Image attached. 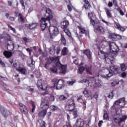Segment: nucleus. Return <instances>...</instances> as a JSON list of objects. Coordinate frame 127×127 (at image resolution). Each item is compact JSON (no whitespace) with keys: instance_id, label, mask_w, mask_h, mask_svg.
I'll return each mask as SVG.
<instances>
[{"instance_id":"nucleus-1","label":"nucleus","mask_w":127,"mask_h":127,"mask_svg":"<svg viewBox=\"0 0 127 127\" xmlns=\"http://www.w3.org/2000/svg\"><path fill=\"white\" fill-rule=\"evenodd\" d=\"M109 47L110 50V53H106L103 51H100V53H101L104 57V60L107 62H111L114 60V56L112 54H117L119 51H120V49H119V46L114 42H111L109 44Z\"/></svg>"},{"instance_id":"nucleus-2","label":"nucleus","mask_w":127,"mask_h":127,"mask_svg":"<svg viewBox=\"0 0 127 127\" xmlns=\"http://www.w3.org/2000/svg\"><path fill=\"white\" fill-rule=\"evenodd\" d=\"M52 62H56V67H59L61 73L64 74L66 73V71H67V65L61 64V63H60L59 61V57L55 58L50 57L48 62L44 65L45 68L48 70L50 69V64H51Z\"/></svg>"},{"instance_id":"nucleus-3","label":"nucleus","mask_w":127,"mask_h":127,"mask_svg":"<svg viewBox=\"0 0 127 127\" xmlns=\"http://www.w3.org/2000/svg\"><path fill=\"white\" fill-rule=\"evenodd\" d=\"M46 13L44 15L45 18H42L41 20L40 26L42 30H45V29L48 28V26L51 25V22L50 20L53 18L52 16V12L50 8H46Z\"/></svg>"},{"instance_id":"nucleus-4","label":"nucleus","mask_w":127,"mask_h":127,"mask_svg":"<svg viewBox=\"0 0 127 127\" xmlns=\"http://www.w3.org/2000/svg\"><path fill=\"white\" fill-rule=\"evenodd\" d=\"M52 84H54V88L56 87L57 90H61L65 87V81L62 79L57 80L56 79H54L52 81Z\"/></svg>"},{"instance_id":"nucleus-5","label":"nucleus","mask_w":127,"mask_h":127,"mask_svg":"<svg viewBox=\"0 0 127 127\" xmlns=\"http://www.w3.org/2000/svg\"><path fill=\"white\" fill-rule=\"evenodd\" d=\"M48 100V98H45L41 103L40 107L44 111H47L49 108V105H48L49 101Z\"/></svg>"},{"instance_id":"nucleus-6","label":"nucleus","mask_w":127,"mask_h":127,"mask_svg":"<svg viewBox=\"0 0 127 127\" xmlns=\"http://www.w3.org/2000/svg\"><path fill=\"white\" fill-rule=\"evenodd\" d=\"M113 119L117 125L120 126L122 124V117H121V114L118 113V111L116 112V114L113 116Z\"/></svg>"},{"instance_id":"nucleus-7","label":"nucleus","mask_w":127,"mask_h":127,"mask_svg":"<svg viewBox=\"0 0 127 127\" xmlns=\"http://www.w3.org/2000/svg\"><path fill=\"white\" fill-rule=\"evenodd\" d=\"M111 73H112L113 75H117V74H120L121 73V70L120 67L117 65H112L110 66Z\"/></svg>"},{"instance_id":"nucleus-8","label":"nucleus","mask_w":127,"mask_h":127,"mask_svg":"<svg viewBox=\"0 0 127 127\" xmlns=\"http://www.w3.org/2000/svg\"><path fill=\"white\" fill-rule=\"evenodd\" d=\"M115 105L120 106V108H124L126 104H127V101H126V98L123 97L122 98L118 100H117L115 102Z\"/></svg>"},{"instance_id":"nucleus-9","label":"nucleus","mask_w":127,"mask_h":127,"mask_svg":"<svg viewBox=\"0 0 127 127\" xmlns=\"http://www.w3.org/2000/svg\"><path fill=\"white\" fill-rule=\"evenodd\" d=\"M107 70L109 72L108 74H107L106 75L101 73V72H99L98 74V78H103L104 79H106V80H109L112 76H113V72H111V71L107 69Z\"/></svg>"},{"instance_id":"nucleus-10","label":"nucleus","mask_w":127,"mask_h":127,"mask_svg":"<svg viewBox=\"0 0 127 127\" xmlns=\"http://www.w3.org/2000/svg\"><path fill=\"white\" fill-rule=\"evenodd\" d=\"M49 31L51 34H53L55 36H57L59 34L58 28L55 26H50L49 28Z\"/></svg>"},{"instance_id":"nucleus-11","label":"nucleus","mask_w":127,"mask_h":127,"mask_svg":"<svg viewBox=\"0 0 127 127\" xmlns=\"http://www.w3.org/2000/svg\"><path fill=\"white\" fill-rule=\"evenodd\" d=\"M18 106L20 107V111L22 113V114H24V115H27V114H28V110H27V108L25 105L20 102H19Z\"/></svg>"},{"instance_id":"nucleus-12","label":"nucleus","mask_w":127,"mask_h":127,"mask_svg":"<svg viewBox=\"0 0 127 127\" xmlns=\"http://www.w3.org/2000/svg\"><path fill=\"white\" fill-rule=\"evenodd\" d=\"M15 16L18 17V21L20 23H24L25 19L23 17V15L21 13L18 12H15Z\"/></svg>"},{"instance_id":"nucleus-13","label":"nucleus","mask_w":127,"mask_h":127,"mask_svg":"<svg viewBox=\"0 0 127 127\" xmlns=\"http://www.w3.org/2000/svg\"><path fill=\"white\" fill-rule=\"evenodd\" d=\"M94 31L95 32H99L102 34H105L106 33V29L103 26H101L100 24L95 28H94Z\"/></svg>"},{"instance_id":"nucleus-14","label":"nucleus","mask_w":127,"mask_h":127,"mask_svg":"<svg viewBox=\"0 0 127 127\" xmlns=\"http://www.w3.org/2000/svg\"><path fill=\"white\" fill-rule=\"evenodd\" d=\"M90 24L93 26V28L95 29L100 24V21L97 19V17H93L92 20H90Z\"/></svg>"},{"instance_id":"nucleus-15","label":"nucleus","mask_w":127,"mask_h":127,"mask_svg":"<svg viewBox=\"0 0 127 127\" xmlns=\"http://www.w3.org/2000/svg\"><path fill=\"white\" fill-rule=\"evenodd\" d=\"M7 49L9 51H12L14 49V43L12 40L7 41Z\"/></svg>"},{"instance_id":"nucleus-16","label":"nucleus","mask_w":127,"mask_h":127,"mask_svg":"<svg viewBox=\"0 0 127 127\" xmlns=\"http://www.w3.org/2000/svg\"><path fill=\"white\" fill-rule=\"evenodd\" d=\"M3 38L7 40V41L11 40L10 35L5 33V32H3L2 34L0 36V39H3Z\"/></svg>"},{"instance_id":"nucleus-17","label":"nucleus","mask_w":127,"mask_h":127,"mask_svg":"<svg viewBox=\"0 0 127 127\" xmlns=\"http://www.w3.org/2000/svg\"><path fill=\"white\" fill-rule=\"evenodd\" d=\"M83 53L87 57L89 60L92 59V52H91L89 49L84 50L83 51Z\"/></svg>"},{"instance_id":"nucleus-18","label":"nucleus","mask_w":127,"mask_h":127,"mask_svg":"<svg viewBox=\"0 0 127 127\" xmlns=\"http://www.w3.org/2000/svg\"><path fill=\"white\" fill-rule=\"evenodd\" d=\"M17 71L22 74V75H26L27 69L25 67L20 66L19 68H17Z\"/></svg>"},{"instance_id":"nucleus-19","label":"nucleus","mask_w":127,"mask_h":127,"mask_svg":"<svg viewBox=\"0 0 127 127\" xmlns=\"http://www.w3.org/2000/svg\"><path fill=\"white\" fill-rule=\"evenodd\" d=\"M107 18H112L113 17V14H112V10L110 8L107 7L104 8Z\"/></svg>"},{"instance_id":"nucleus-20","label":"nucleus","mask_w":127,"mask_h":127,"mask_svg":"<svg viewBox=\"0 0 127 127\" xmlns=\"http://www.w3.org/2000/svg\"><path fill=\"white\" fill-rule=\"evenodd\" d=\"M114 26L116 28H117V29L122 31V32H124L126 30V28L121 26V25L117 22H115Z\"/></svg>"},{"instance_id":"nucleus-21","label":"nucleus","mask_w":127,"mask_h":127,"mask_svg":"<svg viewBox=\"0 0 127 127\" xmlns=\"http://www.w3.org/2000/svg\"><path fill=\"white\" fill-rule=\"evenodd\" d=\"M0 113L3 117L6 119L8 117V113H7V110L5 108H2L0 110Z\"/></svg>"},{"instance_id":"nucleus-22","label":"nucleus","mask_w":127,"mask_h":127,"mask_svg":"<svg viewBox=\"0 0 127 127\" xmlns=\"http://www.w3.org/2000/svg\"><path fill=\"white\" fill-rule=\"evenodd\" d=\"M56 52V48H55V46H52L50 48H49V53L51 55H54L55 54V52Z\"/></svg>"},{"instance_id":"nucleus-23","label":"nucleus","mask_w":127,"mask_h":127,"mask_svg":"<svg viewBox=\"0 0 127 127\" xmlns=\"http://www.w3.org/2000/svg\"><path fill=\"white\" fill-rule=\"evenodd\" d=\"M74 109H75V104L71 105H65V111H68V112H72Z\"/></svg>"},{"instance_id":"nucleus-24","label":"nucleus","mask_w":127,"mask_h":127,"mask_svg":"<svg viewBox=\"0 0 127 127\" xmlns=\"http://www.w3.org/2000/svg\"><path fill=\"white\" fill-rule=\"evenodd\" d=\"M38 26V23H32L31 24H29L27 27L28 28H29V29H35Z\"/></svg>"},{"instance_id":"nucleus-25","label":"nucleus","mask_w":127,"mask_h":127,"mask_svg":"<svg viewBox=\"0 0 127 127\" xmlns=\"http://www.w3.org/2000/svg\"><path fill=\"white\" fill-rule=\"evenodd\" d=\"M3 54L6 58H10L12 55V53L11 52L5 51L3 52Z\"/></svg>"},{"instance_id":"nucleus-26","label":"nucleus","mask_w":127,"mask_h":127,"mask_svg":"<svg viewBox=\"0 0 127 127\" xmlns=\"http://www.w3.org/2000/svg\"><path fill=\"white\" fill-rule=\"evenodd\" d=\"M120 69H121V71L123 72H125V71L127 70V65L125 63L121 64H120Z\"/></svg>"},{"instance_id":"nucleus-27","label":"nucleus","mask_w":127,"mask_h":127,"mask_svg":"<svg viewBox=\"0 0 127 127\" xmlns=\"http://www.w3.org/2000/svg\"><path fill=\"white\" fill-rule=\"evenodd\" d=\"M83 94H84L85 97L86 98H89L91 96V91L90 90L85 89L83 92Z\"/></svg>"},{"instance_id":"nucleus-28","label":"nucleus","mask_w":127,"mask_h":127,"mask_svg":"<svg viewBox=\"0 0 127 127\" xmlns=\"http://www.w3.org/2000/svg\"><path fill=\"white\" fill-rule=\"evenodd\" d=\"M69 26V22L68 21H64L61 23L62 28H67Z\"/></svg>"},{"instance_id":"nucleus-29","label":"nucleus","mask_w":127,"mask_h":127,"mask_svg":"<svg viewBox=\"0 0 127 127\" xmlns=\"http://www.w3.org/2000/svg\"><path fill=\"white\" fill-rule=\"evenodd\" d=\"M37 87L39 90H43V86H42V80L39 79L37 84Z\"/></svg>"},{"instance_id":"nucleus-30","label":"nucleus","mask_w":127,"mask_h":127,"mask_svg":"<svg viewBox=\"0 0 127 127\" xmlns=\"http://www.w3.org/2000/svg\"><path fill=\"white\" fill-rule=\"evenodd\" d=\"M68 52L69 50H68V48L64 47L62 50L61 54L63 56H65L68 54Z\"/></svg>"},{"instance_id":"nucleus-31","label":"nucleus","mask_w":127,"mask_h":127,"mask_svg":"<svg viewBox=\"0 0 127 127\" xmlns=\"http://www.w3.org/2000/svg\"><path fill=\"white\" fill-rule=\"evenodd\" d=\"M47 113V111L43 110L39 112L38 114V117H41V118H44L45 116H46V113Z\"/></svg>"},{"instance_id":"nucleus-32","label":"nucleus","mask_w":127,"mask_h":127,"mask_svg":"<svg viewBox=\"0 0 127 127\" xmlns=\"http://www.w3.org/2000/svg\"><path fill=\"white\" fill-rule=\"evenodd\" d=\"M63 29H64V32H65V33H66V34H67V35L68 36V37H69V38L72 39V36H71V32H70L69 30H68V29L67 28H64Z\"/></svg>"},{"instance_id":"nucleus-33","label":"nucleus","mask_w":127,"mask_h":127,"mask_svg":"<svg viewBox=\"0 0 127 127\" xmlns=\"http://www.w3.org/2000/svg\"><path fill=\"white\" fill-rule=\"evenodd\" d=\"M78 28L79 29V31L82 33V34H85L86 36L87 35V30H86L85 28H83L80 26H78Z\"/></svg>"},{"instance_id":"nucleus-34","label":"nucleus","mask_w":127,"mask_h":127,"mask_svg":"<svg viewBox=\"0 0 127 127\" xmlns=\"http://www.w3.org/2000/svg\"><path fill=\"white\" fill-rule=\"evenodd\" d=\"M88 17L90 20H93V17H95L96 18V15L94 14V11H91V12H88Z\"/></svg>"},{"instance_id":"nucleus-35","label":"nucleus","mask_w":127,"mask_h":127,"mask_svg":"<svg viewBox=\"0 0 127 127\" xmlns=\"http://www.w3.org/2000/svg\"><path fill=\"white\" fill-rule=\"evenodd\" d=\"M85 67L81 66L80 67H79L77 70V73H78V74H80V75H82V74H83V72L85 71Z\"/></svg>"},{"instance_id":"nucleus-36","label":"nucleus","mask_w":127,"mask_h":127,"mask_svg":"<svg viewBox=\"0 0 127 127\" xmlns=\"http://www.w3.org/2000/svg\"><path fill=\"white\" fill-rule=\"evenodd\" d=\"M30 103L31 104V106L32 108L31 110V112L32 113H34V112H35V109H36V106L35 105V104L34 103L33 101L31 100Z\"/></svg>"},{"instance_id":"nucleus-37","label":"nucleus","mask_w":127,"mask_h":127,"mask_svg":"<svg viewBox=\"0 0 127 127\" xmlns=\"http://www.w3.org/2000/svg\"><path fill=\"white\" fill-rule=\"evenodd\" d=\"M109 37L112 39V40H113V41H116L117 34H111L109 36Z\"/></svg>"},{"instance_id":"nucleus-38","label":"nucleus","mask_w":127,"mask_h":127,"mask_svg":"<svg viewBox=\"0 0 127 127\" xmlns=\"http://www.w3.org/2000/svg\"><path fill=\"white\" fill-rule=\"evenodd\" d=\"M119 84H120V81L117 79L113 80L111 83L112 87H115V86H117V85H119Z\"/></svg>"},{"instance_id":"nucleus-39","label":"nucleus","mask_w":127,"mask_h":127,"mask_svg":"<svg viewBox=\"0 0 127 127\" xmlns=\"http://www.w3.org/2000/svg\"><path fill=\"white\" fill-rule=\"evenodd\" d=\"M69 98V95H67L66 96L64 95L60 96L59 99L60 101H65V100H67Z\"/></svg>"},{"instance_id":"nucleus-40","label":"nucleus","mask_w":127,"mask_h":127,"mask_svg":"<svg viewBox=\"0 0 127 127\" xmlns=\"http://www.w3.org/2000/svg\"><path fill=\"white\" fill-rule=\"evenodd\" d=\"M71 112H72V115L74 116V119H75V118L78 117V110H77V109H73Z\"/></svg>"},{"instance_id":"nucleus-41","label":"nucleus","mask_w":127,"mask_h":127,"mask_svg":"<svg viewBox=\"0 0 127 127\" xmlns=\"http://www.w3.org/2000/svg\"><path fill=\"white\" fill-rule=\"evenodd\" d=\"M71 105H75L74 100H73V99H69L66 101V106H70Z\"/></svg>"},{"instance_id":"nucleus-42","label":"nucleus","mask_w":127,"mask_h":127,"mask_svg":"<svg viewBox=\"0 0 127 127\" xmlns=\"http://www.w3.org/2000/svg\"><path fill=\"white\" fill-rule=\"evenodd\" d=\"M61 40L64 46H66V39L64 37V35H61Z\"/></svg>"},{"instance_id":"nucleus-43","label":"nucleus","mask_w":127,"mask_h":127,"mask_svg":"<svg viewBox=\"0 0 127 127\" xmlns=\"http://www.w3.org/2000/svg\"><path fill=\"white\" fill-rule=\"evenodd\" d=\"M48 98V101L49 103V102H54V101L55 100V97H54V95L51 94L50 96V97L48 98V97H47Z\"/></svg>"},{"instance_id":"nucleus-44","label":"nucleus","mask_w":127,"mask_h":127,"mask_svg":"<svg viewBox=\"0 0 127 127\" xmlns=\"http://www.w3.org/2000/svg\"><path fill=\"white\" fill-rule=\"evenodd\" d=\"M86 72L89 74V75H92V68L89 66L86 67Z\"/></svg>"},{"instance_id":"nucleus-45","label":"nucleus","mask_w":127,"mask_h":127,"mask_svg":"<svg viewBox=\"0 0 127 127\" xmlns=\"http://www.w3.org/2000/svg\"><path fill=\"white\" fill-rule=\"evenodd\" d=\"M0 85H1L5 90H8V87L6 84L4 83L3 82H0Z\"/></svg>"},{"instance_id":"nucleus-46","label":"nucleus","mask_w":127,"mask_h":127,"mask_svg":"<svg viewBox=\"0 0 127 127\" xmlns=\"http://www.w3.org/2000/svg\"><path fill=\"white\" fill-rule=\"evenodd\" d=\"M27 90L28 92H30V93H31V94H33L34 92V88H31V87L30 86H28L27 87Z\"/></svg>"},{"instance_id":"nucleus-47","label":"nucleus","mask_w":127,"mask_h":127,"mask_svg":"<svg viewBox=\"0 0 127 127\" xmlns=\"http://www.w3.org/2000/svg\"><path fill=\"white\" fill-rule=\"evenodd\" d=\"M50 71L52 73H56L57 72V67L55 66L50 67Z\"/></svg>"},{"instance_id":"nucleus-48","label":"nucleus","mask_w":127,"mask_h":127,"mask_svg":"<svg viewBox=\"0 0 127 127\" xmlns=\"http://www.w3.org/2000/svg\"><path fill=\"white\" fill-rule=\"evenodd\" d=\"M35 64V62L33 61V59H31V62L30 64H27V65L29 67H33V65Z\"/></svg>"},{"instance_id":"nucleus-49","label":"nucleus","mask_w":127,"mask_h":127,"mask_svg":"<svg viewBox=\"0 0 127 127\" xmlns=\"http://www.w3.org/2000/svg\"><path fill=\"white\" fill-rule=\"evenodd\" d=\"M26 51L29 53L30 56H31V53L32 52V47L26 48Z\"/></svg>"},{"instance_id":"nucleus-50","label":"nucleus","mask_w":127,"mask_h":127,"mask_svg":"<svg viewBox=\"0 0 127 127\" xmlns=\"http://www.w3.org/2000/svg\"><path fill=\"white\" fill-rule=\"evenodd\" d=\"M51 24L56 25L57 24V21L55 19L50 20Z\"/></svg>"},{"instance_id":"nucleus-51","label":"nucleus","mask_w":127,"mask_h":127,"mask_svg":"<svg viewBox=\"0 0 127 127\" xmlns=\"http://www.w3.org/2000/svg\"><path fill=\"white\" fill-rule=\"evenodd\" d=\"M45 121L41 120L40 122V127H46Z\"/></svg>"},{"instance_id":"nucleus-52","label":"nucleus","mask_w":127,"mask_h":127,"mask_svg":"<svg viewBox=\"0 0 127 127\" xmlns=\"http://www.w3.org/2000/svg\"><path fill=\"white\" fill-rule=\"evenodd\" d=\"M127 119V115H123L121 117V123L125 122Z\"/></svg>"},{"instance_id":"nucleus-53","label":"nucleus","mask_w":127,"mask_h":127,"mask_svg":"<svg viewBox=\"0 0 127 127\" xmlns=\"http://www.w3.org/2000/svg\"><path fill=\"white\" fill-rule=\"evenodd\" d=\"M103 120H109V115L108 113H105L103 115Z\"/></svg>"},{"instance_id":"nucleus-54","label":"nucleus","mask_w":127,"mask_h":127,"mask_svg":"<svg viewBox=\"0 0 127 127\" xmlns=\"http://www.w3.org/2000/svg\"><path fill=\"white\" fill-rule=\"evenodd\" d=\"M61 51V48H60V46H58L57 47L56 49V54L58 55L60 53V52Z\"/></svg>"},{"instance_id":"nucleus-55","label":"nucleus","mask_w":127,"mask_h":127,"mask_svg":"<svg viewBox=\"0 0 127 127\" xmlns=\"http://www.w3.org/2000/svg\"><path fill=\"white\" fill-rule=\"evenodd\" d=\"M67 84H68L69 86H72L73 85H74V84H75V81H67Z\"/></svg>"},{"instance_id":"nucleus-56","label":"nucleus","mask_w":127,"mask_h":127,"mask_svg":"<svg viewBox=\"0 0 127 127\" xmlns=\"http://www.w3.org/2000/svg\"><path fill=\"white\" fill-rule=\"evenodd\" d=\"M108 97L110 99H113V98H114V91L112 90L111 92L109 93Z\"/></svg>"},{"instance_id":"nucleus-57","label":"nucleus","mask_w":127,"mask_h":127,"mask_svg":"<svg viewBox=\"0 0 127 127\" xmlns=\"http://www.w3.org/2000/svg\"><path fill=\"white\" fill-rule=\"evenodd\" d=\"M50 108L53 112H54L57 109V107L54 105L51 106Z\"/></svg>"},{"instance_id":"nucleus-58","label":"nucleus","mask_w":127,"mask_h":127,"mask_svg":"<svg viewBox=\"0 0 127 127\" xmlns=\"http://www.w3.org/2000/svg\"><path fill=\"white\" fill-rule=\"evenodd\" d=\"M8 28L10 29V30H12L14 33H15V29L13 28L10 25H8Z\"/></svg>"},{"instance_id":"nucleus-59","label":"nucleus","mask_w":127,"mask_h":127,"mask_svg":"<svg viewBox=\"0 0 127 127\" xmlns=\"http://www.w3.org/2000/svg\"><path fill=\"white\" fill-rule=\"evenodd\" d=\"M122 39V36L116 34V41L118 40H121Z\"/></svg>"},{"instance_id":"nucleus-60","label":"nucleus","mask_w":127,"mask_h":127,"mask_svg":"<svg viewBox=\"0 0 127 127\" xmlns=\"http://www.w3.org/2000/svg\"><path fill=\"white\" fill-rule=\"evenodd\" d=\"M113 1V4H114L115 6L116 7H118L119 6V5L118 4V2L116 0H112Z\"/></svg>"},{"instance_id":"nucleus-61","label":"nucleus","mask_w":127,"mask_h":127,"mask_svg":"<svg viewBox=\"0 0 127 127\" xmlns=\"http://www.w3.org/2000/svg\"><path fill=\"white\" fill-rule=\"evenodd\" d=\"M83 1L85 2V4H88L89 7H91V4H90V3L89 2V1L88 0H83Z\"/></svg>"},{"instance_id":"nucleus-62","label":"nucleus","mask_w":127,"mask_h":127,"mask_svg":"<svg viewBox=\"0 0 127 127\" xmlns=\"http://www.w3.org/2000/svg\"><path fill=\"white\" fill-rule=\"evenodd\" d=\"M81 100H82V105L84 107V108H86V104H87V101H86V100H83V99H81Z\"/></svg>"},{"instance_id":"nucleus-63","label":"nucleus","mask_w":127,"mask_h":127,"mask_svg":"<svg viewBox=\"0 0 127 127\" xmlns=\"http://www.w3.org/2000/svg\"><path fill=\"white\" fill-rule=\"evenodd\" d=\"M13 66L14 67V68H15V69L17 70V71L18 68H19L20 67L19 66V65H17V64H16V63H15L13 64Z\"/></svg>"},{"instance_id":"nucleus-64","label":"nucleus","mask_w":127,"mask_h":127,"mask_svg":"<svg viewBox=\"0 0 127 127\" xmlns=\"http://www.w3.org/2000/svg\"><path fill=\"white\" fill-rule=\"evenodd\" d=\"M19 1L21 4H22V6L25 7V5H24V1H23V0H19Z\"/></svg>"}]
</instances>
